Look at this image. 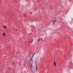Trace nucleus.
Here are the masks:
<instances>
[{
  "mask_svg": "<svg viewBox=\"0 0 73 73\" xmlns=\"http://www.w3.org/2000/svg\"><path fill=\"white\" fill-rule=\"evenodd\" d=\"M3 27L5 29H6L7 28V27H6V26H3Z\"/></svg>",
  "mask_w": 73,
  "mask_h": 73,
  "instance_id": "nucleus-1",
  "label": "nucleus"
},
{
  "mask_svg": "<svg viewBox=\"0 0 73 73\" xmlns=\"http://www.w3.org/2000/svg\"><path fill=\"white\" fill-rule=\"evenodd\" d=\"M3 36L4 37H5V33H3Z\"/></svg>",
  "mask_w": 73,
  "mask_h": 73,
  "instance_id": "nucleus-2",
  "label": "nucleus"
},
{
  "mask_svg": "<svg viewBox=\"0 0 73 73\" xmlns=\"http://www.w3.org/2000/svg\"><path fill=\"white\" fill-rule=\"evenodd\" d=\"M56 20H55L53 22V24H55V23L56 22Z\"/></svg>",
  "mask_w": 73,
  "mask_h": 73,
  "instance_id": "nucleus-3",
  "label": "nucleus"
},
{
  "mask_svg": "<svg viewBox=\"0 0 73 73\" xmlns=\"http://www.w3.org/2000/svg\"><path fill=\"white\" fill-rule=\"evenodd\" d=\"M54 65L55 66H56V62H54Z\"/></svg>",
  "mask_w": 73,
  "mask_h": 73,
  "instance_id": "nucleus-4",
  "label": "nucleus"
},
{
  "mask_svg": "<svg viewBox=\"0 0 73 73\" xmlns=\"http://www.w3.org/2000/svg\"><path fill=\"white\" fill-rule=\"evenodd\" d=\"M40 39H38V42L40 41Z\"/></svg>",
  "mask_w": 73,
  "mask_h": 73,
  "instance_id": "nucleus-5",
  "label": "nucleus"
},
{
  "mask_svg": "<svg viewBox=\"0 0 73 73\" xmlns=\"http://www.w3.org/2000/svg\"><path fill=\"white\" fill-rule=\"evenodd\" d=\"M40 40H41L42 41V39L41 38H40Z\"/></svg>",
  "mask_w": 73,
  "mask_h": 73,
  "instance_id": "nucleus-6",
  "label": "nucleus"
},
{
  "mask_svg": "<svg viewBox=\"0 0 73 73\" xmlns=\"http://www.w3.org/2000/svg\"><path fill=\"white\" fill-rule=\"evenodd\" d=\"M32 41H31V43L32 42Z\"/></svg>",
  "mask_w": 73,
  "mask_h": 73,
  "instance_id": "nucleus-7",
  "label": "nucleus"
},
{
  "mask_svg": "<svg viewBox=\"0 0 73 73\" xmlns=\"http://www.w3.org/2000/svg\"><path fill=\"white\" fill-rule=\"evenodd\" d=\"M31 66L32 67V64L31 65Z\"/></svg>",
  "mask_w": 73,
  "mask_h": 73,
  "instance_id": "nucleus-8",
  "label": "nucleus"
},
{
  "mask_svg": "<svg viewBox=\"0 0 73 73\" xmlns=\"http://www.w3.org/2000/svg\"><path fill=\"white\" fill-rule=\"evenodd\" d=\"M16 31H17V29H16Z\"/></svg>",
  "mask_w": 73,
  "mask_h": 73,
  "instance_id": "nucleus-9",
  "label": "nucleus"
},
{
  "mask_svg": "<svg viewBox=\"0 0 73 73\" xmlns=\"http://www.w3.org/2000/svg\"><path fill=\"white\" fill-rule=\"evenodd\" d=\"M72 19H73V18H72Z\"/></svg>",
  "mask_w": 73,
  "mask_h": 73,
  "instance_id": "nucleus-10",
  "label": "nucleus"
},
{
  "mask_svg": "<svg viewBox=\"0 0 73 73\" xmlns=\"http://www.w3.org/2000/svg\"><path fill=\"white\" fill-rule=\"evenodd\" d=\"M66 0V1H67V0Z\"/></svg>",
  "mask_w": 73,
  "mask_h": 73,
  "instance_id": "nucleus-11",
  "label": "nucleus"
}]
</instances>
